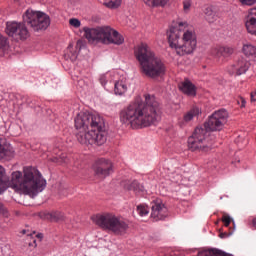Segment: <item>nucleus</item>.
<instances>
[{
    "label": "nucleus",
    "instance_id": "obj_1",
    "mask_svg": "<svg viewBox=\"0 0 256 256\" xmlns=\"http://www.w3.org/2000/svg\"><path fill=\"white\" fill-rule=\"evenodd\" d=\"M120 121L132 129H144L161 121V106L153 95L146 94L145 101L136 98L120 112Z\"/></svg>",
    "mask_w": 256,
    "mask_h": 256
},
{
    "label": "nucleus",
    "instance_id": "obj_2",
    "mask_svg": "<svg viewBox=\"0 0 256 256\" xmlns=\"http://www.w3.org/2000/svg\"><path fill=\"white\" fill-rule=\"evenodd\" d=\"M9 187L17 193L34 198L45 191L47 180L43 178L37 168L29 166L24 167L23 173L21 171L13 172L12 179L9 182V178L5 176V168L0 166V195L5 193Z\"/></svg>",
    "mask_w": 256,
    "mask_h": 256
},
{
    "label": "nucleus",
    "instance_id": "obj_3",
    "mask_svg": "<svg viewBox=\"0 0 256 256\" xmlns=\"http://www.w3.org/2000/svg\"><path fill=\"white\" fill-rule=\"evenodd\" d=\"M74 123L78 131L76 137L81 145H105L107 142L105 120L99 114L79 112Z\"/></svg>",
    "mask_w": 256,
    "mask_h": 256
},
{
    "label": "nucleus",
    "instance_id": "obj_4",
    "mask_svg": "<svg viewBox=\"0 0 256 256\" xmlns=\"http://www.w3.org/2000/svg\"><path fill=\"white\" fill-rule=\"evenodd\" d=\"M229 119V112L225 108L214 111L204 127H197L188 138L190 151H209L213 147V136L209 131H222Z\"/></svg>",
    "mask_w": 256,
    "mask_h": 256
},
{
    "label": "nucleus",
    "instance_id": "obj_5",
    "mask_svg": "<svg viewBox=\"0 0 256 256\" xmlns=\"http://www.w3.org/2000/svg\"><path fill=\"white\" fill-rule=\"evenodd\" d=\"M187 27V22L178 21L168 32V43L180 56L191 55L197 49V34Z\"/></svg>",
    "mask_w": 256,
    "mask_h": 256
},
{
    "label": "nucleus",
    "instance_id": "obj_6",
    "mask_svg": "<svg viewBox=\"0 0 256 256\" xmlns=\"http://www.w3.org/2000/svg\"><path fill=\"white\" fill-rule=\"evenodd\" d=\"M134 57L138 61L140 71L150 79H157L163 77L167 71L165 63L160 60L153 49L146 43L138 44L134 47Z\"/></svg>",
    "mask_w": 256,
    "mask_h": 256
},
{
    "label": "nucleus",
    "instance_id": "obj_7",
    "mask_svg": "<svg viewBox=\"0 0 256 256\" xmlns=\"http://www.w3.org/2000/svg\"><path fill=\"white\" fill-rule=\"evenodd\" d=\"M84 37L91 45H123L125 38L110 26L84 27Z\"/></svg>",
    "mask_w": 256,
    "mask_h": 256
},
{
    "label": "nucleus",
    "instance_id": "obj_8",
    "mask_svg": "<svg viewBox=\"0 0 256 256\" xmlns=\"http://www.w3.org/2000/svg\"><path fill=\"white\" fill-rule=\"evenodd\" d=\"M92 220L101 229L112 231L115 235H123L129 229L127 222L121 220L113 213L97 214L92 217Z\"/></svg>",
    "mask_w": 256,
    "mask_h": 256
},
{
    "label": "nucleus",
    "instance_id": "obj_9",
    "mask_svg": "<svg viewBox=\"0 0 256 256\" xmlns=\"http://www.w3.org/2000/svg\"><path fill=\"white\" fill-rule=\"evenodd\" d=\"M23 21L33 29V31H45L51 25V17L42 11L28 9L23 14Z\"/></svg>",
    "mask_w": 256,
    "mask_h": 256
},
{
    "label": "nucleus",
    "instance_id": "obj_10",
    "mask_svg": "<svg viewBox=\"0 0 256 256\" xmlns=\"http://www.w3.org/2000/svg\"><path fill=\"white\" fill-rule=\"evenodd\" d=\"M6 33L9 37L15 39V41H25L29 39V29L25 23L22 22H7Z\"/></svg>",
    "mask_w": 256,
    "mask_h": 256
},
{
    "label": "nucleus",
    "instance_id": "obj_11",
    "mask_svg": "<svg viewBox=\"0 0 256 256\" xmlns=\"http://www.w3.org/2000/svg\"><path fill=\"white\" fill-rule=\"evenodd\" d=\"M93 171L96 177L105 179L113 173V163L110 160L100 158L93 165Z\"/></svg>",
    "mask_w": 256,
    "mask_h": 256
},
{
    "label": "nucleus",
    "instance_id": "obj_12",
    "mask_svg": "<svg viewBox=\"0 0 256 256\" xmlns=\"http://www.w3.org/2000/svg\"><path fill=\"white\" fill-rule=\"evenodd\" d=\"M167 207L161 202V200H155L152 203L151 217L154 221H163L167 217Z\"/></svg>",
    "mask_w": 256,
    "mask_h": 256
},
{
    "label": "nucleus",
    "instance_id": "obj_13",
    "mask_svg": "<svg viewBox=\"0 0 256 256\" xmlns=\"http://www.w3.org/2000/svg\"><path fill=\"white\" fill-rule=\"evenodd\" d=\"M130 86L131 84L129 83V79H127V76L119 75V77L114 80L115 95H119L120 97H122V95H125V93L129 91Z\"/></svg>",
    "mask_w": 256,
    "mask_h": 256
},
{
    "label": "nucleus",
    "instance_id": "obj_14",
    "mask_svg": "<svg viewBox=\"0 0 256 256\" xmlns=\"http://www.w3.org/2000/svg\"><path fill=\"white\" fill-rule=\"evenodd\" d=\"M249 67H251V63L242 58L228 68V73L230 75H245L249 71Z\"/></svg>",
    "mask_w": 256,
    "mask_h": 256
},
{
    "label": "nucleus",
    "instance_id": "obj_15",
    "mask_svg": "<svg viewBox=\"0 0 256 256\" xmlns=\"http://www.w3.org/2000/svg\"><path fill=\"white\" fill-rule=\"evenodd\" d=\"M181 92L184 93V95H188V97H195L197 95V87L189 78L184 79L182 82L178 85Z\"/></svg>",
    "mask_w": 256,
    "mask_h": 256
},
{
    "label": "nucleus",
    "instance_id": "obj_16",
    "mask_svg": "<svg viewBox=\"0 0 256 256\" xmlns=\"http://www.w3.org/2000/svg\"><path fill=\"white\" fill-rule=\"evenodd\" d=\"M199 115H201V108L194 106L183 115V118L179 119L178 123L180 127H183L184 125H187V123H190V121H193L195 117H199Z\"/></svg>",
    "mask_w": 256,
    "mask_h": 256
},
{
    "label": "nucleus",
    "instance_id": "obj_17",
    "mask_svg": "<svg viewBox=\"0 0 256 256\" xmlns=\"http://www.w3.org/2000/svg\"><path fill=\"white\" fill-rule=\"evenodd\" d=\"M233 53H235V49L231 46H216L211 50V55L217 59H221V57H231Z\"/></svg>",
    "mask_w": 256,
    "mask_h": 256
},
{
    "label": "nucleus",
    "instance_id": "obj_18",
    "mask_svg": "<svg viewBox=\"0 0 256 256\" xmlns=\"http://www.w3.org/2000/svg\"><path fill=\"white\" fill-rule=\"evenodd\" d=\"M117 79H119L118 72L115 70H112L110 72L101 74L99 77V82L102 85V87H107L108 83H111L112 81H115Z\"/></svg>",
    "mask_w": 256,
    "mask_h": 256
},
{
    "label": "nucleus",
    "instance_id": "obj_19",
    "mask_svg": "<svg viewBox=\"0 0 256 256\" xmlns=\"http://www.w3.org/2000/svg\"><path fill=\"white\" fill-rule=\"evenodd\" d=\"M15 155V150L13 149V146L10 144H1V138H0V159H13Z\"/></svg>",
    "mask_w": 256,
    "mask_h": 256
},
{
    "label": "nucleus",
    "instance_id": "obj_20",
    "mask_svg": "<svg viewBox=\"0 0 256 256\" xmlns=\"http://www.w3.org/2000/svg\"><path fill=\"white\" fill-rule=\"evenodd\" d=\"M242 53L249 59H256V45L251 42H246L242 46Z\"/></svg>",
    "mask_w": 256,
    "mask_h": 256
},
{
    "label": "nucleus",
    "instance_id": "obj_21",
    "mask_svg": "<svg viewBox=\"0 0 256 256\" xmlns=\"http://www.w3.org/2000/svg\"><path fill=\"white\" fill-rule=\"evenodd\" d=\"M197 256H233V255L221 249L212 248V249L199 251Z\"/></svg>",
    "mask_w": 256,
    "mask_h": 256
},
{
    "label": "nucleus",
    "instance_id": "obj_22",
    "mask_svg": "<svg viewBox=\"0 0 256 256\" xmlns=\"http://www.w3.org/2000/svg\"><path fill=\"white\" fill-rule=\"evenodd\" d=\"M128 191H134L136 195H143L145 193V187H143L140 183L136 180L132 181L130 184L126 186Z\"/></svg>",
    "mask_w": 256,
    "mask_h": 256
},
{
    "label": "nucleus",
    "instance_id": "obj_23",
    "mask_svg": "<svg viewBox=\"0 0 256 256\" xmlns=\"http://www.w3.org/2000/svg\"><path fill=\"white\" fill-rule=\"evenodd\" d=\"M245 27L250 35L256 37V18L251 16L247 17Z\"/></svg>",
    "mask_w": 256,
    "mask_h": 256
},
{
    "label": "nucleus",
    "instance_id": "obj_24",
    "mask_svg": "<svg viewBox=\"0 0 256 256\" xmlns=\"http://www.w3.org/2000/svg\"><path fill=\"white\" fill-rule=\"evenodd\" d=\"M64 59H66V61H71L72 63L77 61V50L73 48V44H70L67 47L64 53Z\"/></svg>",
    "mask_w": 256,
    "mask_h": 256
},
{
    "label": "nucleus",
    "instance_id": "obj_25",
    "mask_svg": "<svg viewBox=\"0 0 256 256\" xmlns=\"http://www.w3.org/2000/svg\"><path fill=\"white\" fill-rule=\"evenodd\" d=\"M9 51V41L0 34V55H5Z\"/></svg>",
    "mask_w": 256,
    "mask_h": 256
},
{
    "label": "nucleus",
    "instance_id": "obj_26",
    "mask_svg": "<svg viewBox=\"0 0 256 256\" xmlns=\"http://www.w3.org/2000/svg\"><path fill=\"white\" fill-rule=\"evenodd\" d=\"M47 219H50V221H63L65 219V214L60 211H54L47 214Z\"/></svg>",
    "mask_w": 256,
    "mask_h": 256
},
{
    "label": "nucleus",
    "instance_id": "obj_27",
    "mask_svg": "<svg viewBox=\"0 0 256 256\" xmlns=\"http://www.w3.org/2000/svg\"><path fill=\"white\" fill-rule=\"evenodd\" d=\"M168 1L169 0H143V3H145V5H147L148 7H163L167 5Z\"/></svg>",
    "mask_w": 256,
    "mask_h": 256
},
{
    "label": "nucleus",
    "instance_id": "obj_28",
    "mask_svg": "<svg viewBox=\"0 0 256 256\" xmlns=\"http://www.w3.org/2000/svg\"><path fill=\"white\" fill-rule=\"evenodd\" d=\"M205 15L208 23H215V21H217V13L213 12V9H211V7H207L205 9Z\"/></svg>",
    "mask_w": 256,
    "mask_h": 256
},
{
    "label": "nucleus",
    "instance_id": "obj_29",
    "mask_svg": "<svg viewBox=\"0 0 256 256\" xmlns=\"http://www.w3.org/2000/svg\"><path fill=\"white\" fill-rule=\"evenodd\" d=\"M121 3H123V0H109L104 1L103 5L108 9H119V7H121Z\"/></svg>",
    "mask_w": 256,
    "mask_h": 256
},
{
    "label": "nucleus",
    "instance_id": "obj_30",
    "mask_svg": "<svg viewBox=\"0 0 256 256\" xmlns=\"http://www.w3.org/2000/svg\"><path fill=\"white\" fill-rule=\"evenodd\" d=\"M137 213L140 217H147L149 215V206L145 204H140L137 206Z\"/></svg>",
    "mask_w": 256,
    "mask_h": 256
},
{
    "label": "nucleus",
    "instance_id": "obj_31",
    "mask_svg": "<svg viewBox=\"0 0 256 256\" xmlns=\"http://www.w3.org/2000/svg\"><path fill=\"white\" fill-rule=\"evenodd\" d=\"M222 221L225 225V227H229L231 225V222L233 223V226L235 227V220L231 219V216L224 214L222 217Z\"/></svg>",
    "mask_w": 256,
    "mask_h": 256
},
{
    "label": "nucleus",
    "instance_id": "obj_32",
    "mask_svg": "<svg viewBox=\"0 0 256 256\" xmlns=\"http://www.w3.org/2000/svg\"><path fill=\"white\" fill-rule=\"evenodd\" d=\"M191 5H193V2L191 0L183 1V9L185 13H189V11H191Z\"/></svg>",
    "mask_w": 256,
    "mask_h": 256
},
{
    "label": "nucleus",
    "instance_id": "obj_33",
    "mask_svg": "<svg viewBox=\"0 0 256 256\" xmlns=\"http://www.w3.org/2000/svg\"><path fill=\"white\" fill-rule=\"evenodd\" d=\"M69 23L71 27H74L75 29H79V27H81V21L77 18H71Z\"/></svg>",
    "mask_w": 256,
    "mask_h": 256
},
{
    "label": "nucleus",
    "instance_id": "obj_34",
    "mask_svg": "<svg viewBox=\"0 0 256 256\" xmlns=\"http://www.w3.org/2000/svg\"><path fill=\"white\" fill-rule=\"evenodd\" d=\"M0 215H2V217H9V211L3 202H0Z\"/></svg>",
    "mask_w": 256,
    "mask_h": 256
},
{
    "label": "nucleus",
    "instance_id": "obj_35",
    "mask_svg": "<svg viewBox=\"0 0 256 256\" xmlns=\"http://www.w3.org/2000/svg\"><path fill=\"white\" fill-rule=\"evenodd\" d=\"M56 163H69V158H67V155L62 154L58 159H56Z\"/></svg>",
    "mask_w": 256,
    "mask_h": 256
},
{
    "label": "nucleus",
    "instance_id": "obj_36",
    "mask_svg": "<svg viewBox=\"0 0 256 256\" xmlns=\"http://www.w3.org/2000/svg\"><path fill=\"white\" fill-rule=\"evenodd\" d=\"M239 1L242 5H248V6L255 5L256 3V0H239Z\"/></svg>",
    "mask_w": 256,
    "mask_h": 256
},
{
    "label": "nucleus",
    "instance_id": "obj_37",
    "mask_svg": "<svg viewBox=\"0 0 256 256\" xmlns=\"http://www.w3.org/2000/svg\"><path fill=\"white\" fill-rule=\"evenodd\" d=\"M180 180H181V174H176L172 176L173 183H179Z\"/></svg>",
    "mask_w": 256,
    "mask_h": 256
},
{
    "label": "nucleus",
    "instance_id": "obj_38",
    "mask_svg": "<svg viewBox=\"0 0 256 256\" xmlns=\"http://www.w3.org/2000/svg\"><path fill=\"white\" fill-rule=\"evenodd\" d=\"M238 104L240 105V107H245V105H247V101L245 100V98L240 97V99L238 100Z\"/></svg>",
    "mask_w": 256,
    "mask_h": 256
},
{
    "label": "nucleus",
    "instance_id": "obj_39",
    "mask_svg": "<svg viewBox=\"0 0 256 256\" xmlns=\"http://www.w3.org/2000/svg\"><path fill=\"white\" fill-rule=\"evenodd\" d=\"M248 17H255V18H256V7L251 8V9L249 10V15H248Z\"/></svg>",
    "mask_w": 256,
    "mask_h": 256
},
{
    "label": "nucleus",
    "instance_id": "obj_40",
    "mask_svg": "<svg viewBox=\"0 0 256 256\" xmlns=\"http://www.w3.org/2000/svg\"><path fill=\"white\" fill-rule=\"evenodd\" d=\"M251 103H256V90L250 94Z\"/></svg>",
    "mask_w": 256,
    "mask_h": 256
},
{
    "label": "nucleus",
    "instance_id": "obj_41",
    "mask_svg": "<svg viewBox=\"0 0 256 256\" xmlns=\"http://www.w3.org/2000/svg\"><path fill=\"white\" fill-rule=\"evenodd\" d=\"M36 237L41 241V239H43V234L38 233V234L36 235Z\"/></svg>",
    "mask_w": 256,
    "mask_h": 256
},
{
    "label": "nucleus",
    "instance_id": "obj_42",
    "mask_svg": "<svg viewBox=\"0 0 256 256\" xmlns=\"http://www.w3.org/2000/svg\"><path fill=\"white\" fill-rule=\"evenodd\" d=\"M33 243H34V247H37V240H33Z\"/></svg>",
    "mask_w": 256,
    "mask_h": 256
},
{
    "label": "nucleus",
    "instance_id": "obj_43",
    "mask_svg": "<svg viewBox=\"0 0 256 256\" xmlns=\"http://www.w3.org/2000/svg\"><path fill=\"white\" fill-rule=\"evenodd\" d=\"M220 237H221V238H224V237H225V234H220Z\"/></svg>",
    "mask_w": 256,
    "mask_h": 256
},
{
    "label": "nucleus",
    "instance_id": "obj_44",
    "mask_svg": "<svg viewBox=\"0 0 256 256\" xmlns=\"http://www.w3.org/2000/svg\"><path fill=\"white\" fill-rule=\"evenodd\" d=\"M28 237H33V234H28Z\"/></svg>",
    "mask_w": 256,
    "mask_h": 256
},
{
    "label": "nucleus",
    "instance_id": "obj_45",
    "mask_svg": "<svg viewBox=\"0 0 256 256\" xmlns=\"http://www.w3.org/2000/svg\"><path fill=\"white\" fill-rule=\"evenodd\" d=\"M23 233L25 234V230H23Z\"/></svg>",
    "mask_w": 256,
    "mask_h": 256
}]
</instances>
